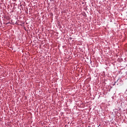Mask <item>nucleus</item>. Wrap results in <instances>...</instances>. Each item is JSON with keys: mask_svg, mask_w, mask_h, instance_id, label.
<instances>
[{"mask_svg": "<svg viewBox=\"0 0 127 127\" xmlns=\"http://www.w3.org/2000/svg\"><path fill=\"white\" fill-rule=\"evenodd\" d=\"M82 105H83V104H81L80 105V107H81Z\"/></svg>", "mask_w": 127, "mask_h": 127, "instance_id": "7ed1b4c3", "label": "nucleus"}, {"mask_svg": "<svg viewBox=\"0 0 127 127\" xmlns=\"http://www.w3.org/2000/svg\"><path fill=\"white\" fill-rule=\"evenodd\" d=\"M80 60H81L82 63L83 62H85V59L84 58V57H80Z\"/></svg>", "mask_w": 127, "mask_h": 127, "instance_id": "f257e3e1", "label": "nucleus"}, {"mask_svg": "<svg viewBox=\"0 0 127 127\" xmlns=\"http://www.w3.org/2000/svg\"><path fill=\"white\" fill-rule=\"evenodd\" d=\"M0 122H1V118H0Z\"/></svg>", "mask_w": 127, "mask_h": 127, "instance_id": "f03ea898", "label": "nucleus"}]
</instances>
